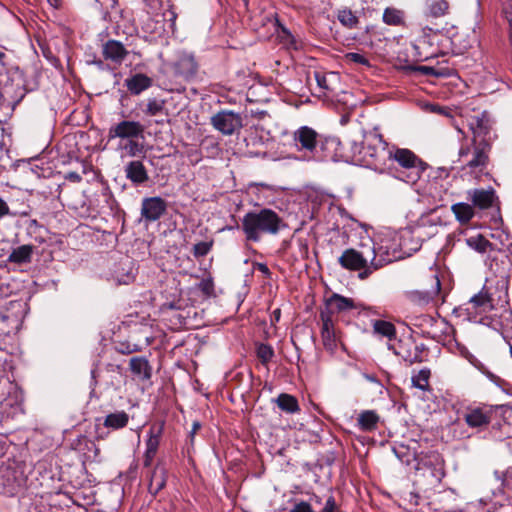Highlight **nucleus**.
I'll return each mask as SVG.
<instances>
[{
  "label": "nucleus",
  "instance_id": "79ce46f5",
  "mask_svg": "<svg viewBox=\"0 0 512 512\" xmlns=\"http://www.w3.org/2000/svg\"><path fill=\"white\" fill-rule=\"evenodd\" d=\"M9 319L8 315L0 314V345L2 344L3 337L11 333L12 327L8 323Z\"/></svg>",
  "mask_w": 512,
  "mask_h": 512
},
{
  "label": "nucleus",
  "instance_id": "4c0bfd02",
  "mask_svg": "<svg viewBox=\"0 0 512 512\" xmlns=\"http://www.w3.org/2000/svg\"><path fill=\"white\" fill-rule=\"evenodd\" d=\"M214 241H201L192 248V254L196 259L206 256L213 248Z\"/></svg>",
  "mask_w": 512,
  "mask_h": 512
},
{
  "label": "nucleus",
  "instance_id": "6ab92c4d",
  "mask_svg": "<svg viewBox=\"0 0 512 512\" xmlns=\"http://www.w3.org/2000/svg\"><path fill=\"white\" fill-rule=\"evenodd\" d=\"M131 372L141 380H150L152 376V366L145 357H132L129 361Z\"/></svg>",
  "mask_w": 512,
  "mask_h": 512
},
{
  "label": "nucleus",
  "instance_id": "1a4fd4ad",
  "mask_svg": "<svg viewBox=\"0 0 512 512\" xmlns=\"http://www.w3.org/2000/svg\"><path fill=\"white\" fill-rule=\"evenodd\" d=\"M167 202L159 197H145L141 203V217L146 222L158 221L167 211Z\"/></svg>",
  "mask_w": 512,
  "mask_h": 512
},
{
  "label": "nucleus",
  "instance_id": "680f3d73",
  "mask_svg": "<svg viewBox=\"0 0 512 512\" xmlns=\"http://www.w3.org/2000/svg\"><path fill=\"white\" fill-rule=\"evenodd\" d=\"M501 286L502 288H504L505 292H504V302L505 303H508V282L507 281H504L502 280L501 281Z\"/></svg>",
  "mask_w": 512,
  "mask_h": 512
},
{
  "label": "nucleus",
  "instance_id": "774afa93",
  "mask_svg": "<svg viewBox=\"0 0 512 512\" xmlns=\"http://www.w3.org/2000/svg\"><path fill=\"white\" fill-rule=\"evenodd\" d=\"M502 407L510 409L512 411V404H504V405H502Z\"/></svg>",
  "mask_w": 512,
  "mask_h": 512
},
{
  "label": "nucleus",
  "instance_id": "a211bd4d",
  "mask_svg": "<svg viewBox=\"0 0 512 512\" xmlns=\"http://www.w3.org/2000/svg\"><path fill=\"white\" fill-rule=\"evenodd\" d=\"M153 84L152 78L143 73H136L125 79V86L132 95H139Z\"/></svg>",
  "mask_w": 512,
  "mask_h": 512
},
{
  "label": "nucleus",
  "instance_id": "338daca9",
  "mask_svg": "<svg viewBox=\"0 0 512 512\" xmlns=\"http://www.w3.org/2000/svg\"><path fill=\"white\" fill-rule=\"evenodd\" d=\"M274 315H275L276 320H278L280 317V309L275 310Z\"/></svg>",
  "mask_w": 512,
  "mask_h": 512
},
{
  "label": "nucleus",
  "instance_id": "4d7b16f0",
  "mask_svg": "<svg viewBox=\"0 0 512 512\" xmlns=\"http://www.w3.org/2000/svg\"><path fill=\"white\" fill-rule=\"evenodd\" d=\"M335 332L334 331V322H333V319L329 320V321H322V328H321V332Z\"/></svg>",
  "mask_w": 512,
  "mask_h": 512
},
{
  "label": "nucleus",
  "instance_id": "393cba45",
  "mask_svg": "<svg viewBox=\"0 0 512 512\" xmlns=\"http://www.w3.org/2000/svg\"><path fill=\"white\" fill-rule=\"evenodd\" d=\"M379 415L374 410H364L357 418V423L362 431L371 432L377 429Z\"/></svg>",
  "mask_w": 512,
  "mask_h": 512
},
{
  "label": "nucleus",
  "instance_id": "20e7f679",
  "mask_svg": "<svg viewBox=\"0 0 512 512\" xmlns=\"http://www.w3.org/2000/svg\"><path fill=\"white\" fill-rule=\"evenodd\" d=\"M390 152L386 171L401 181L414 184L427 169L428 165L410 149L393 146Z\"/></svg>",
  "mask_w": 512,
  "mask_h": 512
},
{
  "label": "nucleus",
  "instance_id": "b1692460",
  "mask_svg": "<svg viewBox=\"0 0 512 512\" xmlns=\"http://www.w3.org/2000/svg\"><path fill=\"white\" fill-rule=\"evenodd\" d=\"M449 12V3L446 0H426L425 16L431 18H440Z\"/></svg>",
  "mask_w": 512,
  "mask_h": 512
},
{
  "label": "nucleus",
  "instance_id": "7c9ffc66",
  "mask_svg": "<svg viewBox=\"0 0 512 512\" xmlns=\"http://www.w3.org/2000/svg\"><path fill=\"white\" fill-rule=\"evenodd\" d=\"M382 20L390 26L404 25V12L393 7H387L383 12Z\"/></svg>",
  "mask_w": 512,
  "mask_h": 512
},
{
  "label": "nucleus",
  "instance_id": "2f4dec72",
  "mask_svg": "<svg viewBox=\"0 0 512 512\" xmlns=\"http://www.w3.org/2000/svg\"><path fill=\"white\" fill-rule=\"evenodd\" d=\"M337 19L344 27L348 29L356 28L359 24L358 17L352 12L351 9L348 8L338 10Z\"/></svg>",
  "mask_w": 512,
  "mask_h": 512
},
{
  "label": "nucleus",
  "instance_id": "e2e57ef3",
  "mask_svg": "<svg viewBox=\"0 0 512 512\" xmlns=\"http://www.w3.org/2000/svg\"><path fill=\"white\" fill-rule=\"evenodd\" d=\"M365 378L370 382H377V379L374 375L365 374Z\"/></svg>",
  "mask_w": 512,
  "mask_h": 512
},
{
  "label": "nucleus",
  "instance_id": "0e129e2a",
  "mask_svg": "<svg viewBox=\"0 0 512 512\" xmlns=\"http://www.w3.org/2000/svg\"><path fill=\"white\" fill-rule=\"evenodd\" d=\"M433 458L437 464H441L443 462L439 454L433 455Z\"/></svg>",
  "mask_w": 512,
  "mask_h": 512
},
{
  "label": "nucleus",
  "instance_id": "aec40b11",
  "mask_svg": "<svg viewBox=\"0 0 512 512\" xmlns=\"http://www.w3.org/2000/svg\"><path fill=\"white\" fill-rule=\"evenodd\" d=\"M273 402L277 404V407L284 413L296 414L300 412V405L298 399L288 393H280Z\"/></svg>",
  "mask_w": 512,
  "mask_h": 512
},
{
  "label": "nucleus",
  "instance_id": "864d4df0",
  "mask_svg": "<svg viewBox=\"0 0 512 512\" xmlns=\"http://www.w3.org/2000/svg\"><path fill=\"white\" fill-rule=\"evenodd\" d=\"M65 179L69 180L73 183H80L82 181L81 175L75 171H70V172L66 173Z\"/></svg>",
  "mask_w": 512,
  "mask_h": 512
},
{
  "label": "nucleus",
  "instance_id": "cd10ccee",
  "mask_svg": "<svg viewBox=\"0 0 512 512\" xmlns=\"http://www.w3.org/2000/svg\"><path fill=\"white\" fill-rule=\"evenodd\" d=\"M164 430V422L153 423L148 431V439L146 440V450L158 451L160 440Z\"/></svg>",
  "mask_w": 512,
  "mask_h": 512
},
{
  "label": "nucleus",
  "instance_id": "a19ab883",
  "mask_svg": "<svg viewBox=\"0 0 512 512\" xmlns=\"http://www.w3.org/2000/svg\"><path fill=\"white\" fill-rule=\"evenodd\" d=\"M321 338L323 345L327 350H334V348L336 347L335 332H321Z\"/></svg>",
  "mask_w": 512,
  "mask_h": 512
},
{
  "label": "nucleus",
  "instance_id": "4be33fe9",
  "mask_svg": "<svg viewBox=\"0 0 512 512\" xmlns=\"http://www.w3.org/2000/svg\"><path fill=\"white\" fill-rule=\"evenodd\" d=\"M167 482V470L165 468L155 467L152 471L148 490L153 496H156L162 489L165 488Z\"/></svg>",
  "mask_w": 512,
  "mask_h": 512
},
{
  "label": "nucleus",
  "instance_id": "6e6d98bb",
  "mask_svg": "<svg viewBox=\"0 0 512 512\" xmlns=\"http://www.w3.org/2000/svg\"><path fill=\"white\" fill-rule=\"evenodd\" d=\"M200 289L204 294L210 295L213 291V283L211 281H202L200 283Z\"/></svg>",
  "mask_w": 512,
  "mask_h": 512
},
{
  "label": "nucleus",
  "instance_id": "423d86ee",
  "mask_svg": "<svg viewBox=\"0 0 512 512\" xmlns=\"http://www.w3.org/2000/svg\"><path fill=\"white\" fill-rule=\"evenodd\" d=\"M210 123L215 130L223 135H232L243 126L241 115L231 110L217 112L211 117Z\"/></svg>",
  "mask_w": 512,
  "mask_h": 512
},
{
  "label": "nucleus",
  "instance_id": "3c124183",
  "mask_svg": "<svg viewBox=\"0 0 512 512\" xmlns=\"http://www.w3.org/2000/svg\"><path fill=\"white\" fill-rule=\"evenodd\" d=\"M254 268L265 275V277H271V271L269 267L265 263L255 262L253 264Z\"/></svg>",
  "mask_w": 512,
  "mask_h": 512
},
{
  "label": "nucleus",
  "instance_id": "052dcab7",
  "mask_svg": "<svg viewBox=\"0 0 512 512\" xmlns=\"http://www.w3.org/2000/svg\"><path fill=\"white\" fill-rule=\"evenodd\" d=\"M106 368L110 372H118V373H120V371L122 369L120 365H116V364H108Z\"/></svg>",
  "mask_w": 512,
  "mask_h": 512
},
{
  "label": "nucleus",
  "instance_id": "f704fd0d",
  "mask_svg": "<svg viewBox=\"0 0 512 512\" xmlns=\"http://www.w3.org/2000/svg\"><path fill=\"white\" fill-rule=\"evenodd\" d=\"M410 69L425 76L446 77L450 74L449 68H436L426 65L412 66Z\"/></svg>",
  "mask_w": 512,
  "mask_h": 512
},
{
  "label": "nucleus",
  "instance_id": "ea45409f",
  "mask_svg": "<svg viewBox=\"0 0 512 512\" xmlns=\"http://www.w3.org/2000/svg\"><path fill=\"white\" fill-rule=\"evenodd\" d=\"M124 149L130 157H136L145 153L144 144L140 143L138 139L128 140Z\"/></svg>",
  "mask_w": 512,
  "mask_h": 512
},
{
  "label": "nucleus",
  "instance_id": "603ef678",
  "mask_svg": "<svg viewBox=\"0 0 512 512\" xmlns=\"http://www.w3.org/2000/svg\"><path fill=\"white\" fill-rule=\"evenodd\" d=\"M156 454H157L156 452L145 450L144 460H143L144 467L151 466L152 461H153L154 457L156 456Z\"/></svg>",
  "mask_w": 512,
  "mask_h": 512
},
{
  "label": "nucleus",
  "instance_id": "f03ea898",
  "mask_svg": "<svg viewBox=\"0 0 512 512\" xmlns=\"http://www.w3.org/2000/svg\"><path fill=\"white\" fill-rule=\"evenodd\" d=\"M339 156L349 163L365 166L375 171H386L390 159V148L383 136L376 132H365L361 139H344L338 142Z\"/></svg>",
  "mask_w": 512,
  "mask_h": 512
},
{
  "label": "nucleus",
  "instance_id": "9d476101",
  "mask_svg": "<svg viewBox=\"0 0 512 512\" xmlns=\"http://www.w3.org/2000/svg\"><path fill=\"white\" fill-rule=\"evenodd\" d=\"M467 199L471 201L473 208L487 210L499 202L494 188H475L467 191Z\"/></svg>",
  "mask_w": 512,
  "mask_h": 512
},
{
  "label": "nucleus",
  "instance_id": "a878e982",
  "mask_svg": "<svg viewBox=\"0 0 512 512\" xmlns=\"http://www.w3.org/2000/svg\"><path fill=\"white\" fill-rule=\"evenodd\" d=\"M26 233L34 243L41 245L46 242L48 232L37 220L31 219L27 222Z\"/></svg>",
  "mask_w": 512,
  "mask_h": 512
},
{
  "label": "nucleus",
  "instance_id": "e433bc0d",
  "mask_svg": "<svg viewBox=\"0 0 512 512\" xmlns=\"http://www.w3.org/2000/svg\"><path fill=\"white\" fill-rule=\"evenodd\" d=\"M468 244L480 253L486 252V250L492 246V243L482 235L469 238Z\"/></svg>",
  "mask_w": 512,
  "mask_h": 512
},
{
  "label": "nucleus",
  "instance_id": "c9c22d12",
  "mask_svg": "<svg viewBox=\"0 0 512 512\" xmlns=\"http://www.w3.org/2000/svg\"><path fill=\"white\" fill-rule=\"evenodd\" d=\"M395 456L404 464L410 465L415 459V452L411 451L408 447L400 445L393 448Z\"/></svg>",
  "mask_w": 512,
  "mask_h": 512
},
{
  "label": "nucleus",
  "instance_id": "6e6552de",
  "mask_svg": "<svg viewBox=\"0 0 512 512\" xmlns=\"http://www.w3.org/2000/svg\"><path fill=\"white\" fill-rule=\"evenodd\" d=\"M145 127L137 121L123 120L109 129V139H144Z\"/></svg>",
  "mask_w": 512,
  "mask_h": 512
},
{
  "label": "nucleus",
  "instance_id": "de8ad7c7",
  "mask_svg": "<svg viewBox=\"0 0 512 512\" xmlns=\"http://www.w3.org/2000/svg\"><path fill=\"white\" fill-rule=\"evenodd\" d=\"M338 506L336 504L335 498L332 494H330L325 501L323 508L318 512H337Z\"/></svg>",
  "mask_w": 512,
  "mask_h": 512
},
{
  "label": "nucleus",
  "instance_id": "58836bf2",
  "mask_svg": "<svg viewBox=\"0 0 512 512\" xmlns=\"http://www.w3.org/2000/svg\"><path fill=\"white\" fill-rule=\"evenodd\" d=\"M164 105V100H158L155 98L149 99L146 105V109L144 110V113L148 116H156L163 112L165 108Z\"/></svg>",
  "mask_w": 512,
  "mask_h": 512
},
{
  "label": "nucleus",
  "instance_id": "5fc2aeb1",
  "mask_svg": "<svg viewBox=\"0 0 512 512\" xmlns=\"http://www.w3.org/2000/svg\"><path fill=\"white\" fill-rule=\"evenodd\" d=\"M10 214L11 212L8 204L0 197V219Z\"/></svg>",
  "mask_w": 512,
  "mask_h": 512
},
{
  "label": "nucleus",
  "instance_id": "39448f33",
  "mask_svg": "<svg viewBox=\"0 0 512 512\" xmlns=\"http://www.w3.org/2000/svg\"><path fill=\"white\" fill-rule=\"evenodd\" d=\"M389 262L390 260L378 257L374 247L368 253L348 248L338 258V263L342 268L349 271H358V277L361 280L369 278L375 271Z\"/></svg>",
  "mask_w": 512,
  "mask_h": 512
},
{
  "label": "nucleus",
  "instance_id": "2eb2a0df",
  "mask_svg": "<svg viewBox=\"0 0 512 512\" xmlns=\"http://www.w3.org/2000/svg\"><path fill=\"white\" fill-rule=\"evenodd\" d=\"M492 412L481 407H468L464 420L470 428H482L490 424Z\"/></svg>",
  "mask_w": 512,
  "mask_h": 512
},
{
  "label": "nucleus",
  "instance_id": "bf43d9fd",
  "mask_svg": "<svg viewBox=\"0 0 512 512\" xmlns=\"http://www.w3.org/2000/svg\"><path fill=\"white\" fill-rule=\"evenodd\" d=\"M6 58V54L0 50V73L5 69Z\"/></svg>",
  "mask_w": 512,
  "mask_h": 512
},
{
  "label": "nucleus",
  "instance_id": "dca6fc26",
  "mask_svg": "<svg viewBox=\"0 0 512 512\" xmlns=\"http://www.w3.org/2000/svg\"><path fill=\"white\" fill-rule=\"evenodd\" d=\"M124 172L126 178L135 186L142 185L149 180L148 171L140 160H133L127 163Z\"/></svg>",
  "mask_w": 512,
  "mask_h": 512
},
{
  "label": "nucleus",
  "instance_id": "f3484780",
  "mask_svg": "<svg viewBox=\"0 0 512 512\" xmlns=\"http://www.w3.org/2000/svg\"><path fill=\"white\" fill-rule=\"evenodd\" d=\"M294 140L300 144L301 149L313 152L318 143V133L308 126H302L295 131Z\"/></svg>",
  "mask_w": 512,
  "mask_h": 512
},
{
  "label": "nucleus",
  "instance_id": "c756f323",
  "mask_svg": "<svg viewBox=\"0 0 512 512\" xmlns=\"http://www.w3.org/2000/svg\"><path fill=\"white\" fill-rule=\"evenodd\" d=\"M373 333L385 337L388 340H394L397 336L396 327L392 322L385 320L372 321Z\"/></svg>",
  "mask_w": 512,
  "mask_h": 512
},
{
  "label": "nucleus",
  "instance_id": "4468645a",
  "mask_svg": "<svg viewBox=\"0 0 512 512\" xmlns=\"http://www.w3.org/2000/svg\"><path fill=\"white\" fill-rule=\"evenodd\" d=\"M129 54L122 42L114 39L106 41L102 45V55L106 61L121 65Z\"/></svg>",
  "mask_w": 512,
  "mask_h": 512
},
{
  "label": "nucleus",
  "instance_id": "412c9836",
  "mask_svg": "<svg viewBox=\"0 0 512 512\" xmlns=\"http://www.w3.org/2000/svg\"><path fill=\"white\" fill-rule=\"evenodd\" d=\"M129 419L130 417L125 411H115L105 416L103 426L111 430H120L128 425Z\"/></svg>",
  "mask_w": 512,
  "mask_h": 512
},
{
  "label": "nucleus",
  "instance_id": "5701e85b",
  "mask_svg": "<svg viewBox=\"0 0 512 512\" xmlns=\"http://www.w3.org/2000/svg\"><path fill=\"white\" fill-rule=\"evenodd\" d=\"M325 304L332 306L336 313L348 311L358 307L352 298H347L337 293H333L329 298H327L325 300Z\"/></svg>",
  "mask_w": 512,
  "mask_h": 512
},
{
  "label": "nucleus",
  "instance_id": "a18cd8bd",
  "mask_svg": "<svg viewBox=\"0 0 512 512\" xmlns=\"http://www.w3.org/2000/svg\"><path fill=\"white\" fill-rule=\"evenodd\" d=\"M117 352L123 355L132 354L134 352L139 351V347L136 344H129V343H119L116 346Z\"/></svg>",
  "mask_w": 512,
  "mask_h": 512
},
{
  "label": "nucleus",
  "instance_id": "c85d7f7f",
  "mask_svg": "<svg viewBox=\"0 0 512 512\" xmlns=\"http://www.w3.org/2000/svg\"><path fill=\"white\" fill-rule=\"evenodd\" d=\"M33 253V244L21 245L12 250L8 256V261L15 264H24L31 262Z\"/></svg>",
  "mask_w": 512,
  "mask_h": 512
},
{
  "label": "nucleus",
  "instance_id": "473e14b6",
  "mask_svg": "<svg viewBox=\"0 0 512 512\" xmlns=\"http://www.w3.org/2000/svg\"><path fill=\"white\" fill-rule=\"evenodd\" d=\"M274 355H275L274 349L270 344H267V343H257L256 344V356L262 365L267 366L268 363L274 357Z\"/></svg>",
  "mask_w": 512,
  "mask_h": 512
},
{
  "label": "nucleus",
  "instance_id": "7ed1b4c3",
  "mask_svg": "<svg viewBox=\"0 0 512 512\" xmlns=\"http://www.w3.org/2000/svg\"><path fill=\"white\" fill-rule=\"evenodd\" d=\"M284 227L283 219L270 208L247 212L241 221V229L249 242H259L262 235H277Z\"/></svg>",
  "mask_w": 512,
  "mask_h": 512
},
{
  "label": "nucleus",
  "instance_id": "0eeeda50",
  "mask_svg": "<svg viewBox=\"0 0 512 512\" xmlns=\"http://www.w3.org/2000/svg\"><path fill=\"white\" fill-rule=\"evenodd\" d=\"M199 65L194 55L181 53L177 59L170 64L172 75L176 79L191 81L198 72Z\"/></svg>",
  "mask_w": 512,
  "mask_h": 512
},
{
  "label": "nucleus",
  "instance_id": "ddd939ff",
  "mask_svg": "<svg viewBox=\"0 0 512 512\" xmlns=\"http://www.w3.org/2000/svg\"><path fill=\"white\" fill-rule=\"evenodd\" d=\"M427 350L423 343L417 344L414 342H408L401 344L399 350L396 351V355L400 356L404 362L408 365L415 363H421L424 361L423 353Z\"/></svg>",
  "mask_w": 512,
  "mask_h": 512
},
{
  "label": "nucleus",
  "instance_id": "c03bdc74",
  "mask_svg": "<svg viewBox=\"0 0 512 512\" xmlns=\"http://www.w3.org/2000/svg\"><path fill=\"white\" fill-rule=\"evenodd\" d=\"M314 78H315V80L317 82V85H318L319 89L322 92L330 90V87H329V84H328V81H327V76H326L325 73L320 72V71H315L314 72Z\"/></svg>",
  "mask_w": 512,
  "mask_h": 512
},
{
  "label": "nucleus",
  "instance_id": "f257e3e1",
  "mask_svg": "<svg viewBox=\"0 0 512 512\" xmlns=\"http://www.w3.org/2000/svg\"><path fill=\"white\" fill-rule=\"evenodd\" d=\"M468 127L472 138L469 143L461 146L459 159L464 162V169H469L471 173H483L490 163V153L497 138L490 114L482 111L471 116Z\"/></svg>",
  "mask_w": 512,
  "mask_h": 512
},
{
  "label": "nucleus",
  "instance_id": "8fccbe9b",
  "mask_svg": "<svg viewBox=\"0 0 512 512\" xmlns=\"http://www.w3.org/2000/svg\"><path fill=\"white\" fill-rule=\"evenodd\" d=\"M334 313L336 312L333 310L332 306L325 304V308L321 309L319 316L321 321H326V319L329 321L332 319Z\"/></svg>",
  "mask_w": 512,
  "mask_h": 512
},
{
  "label": "nucleus",
  "instance_id": "13d9d810",
  "mask_svg": "<svg viewBox=\"0 0 512 512\" xmlns=\"http://www.w3.org/2000/svg\"><path fill=\"white\" fill-rule=\"evenodd\" d=\"M96 2H98L102 6L105 5L111 8H114L117 4V0H96Z\"/></svg>",
  "mask_w": 512,
  "mask_h": 512
},
{
  "label": "nucleus",
  "instance_id": "49530a36",
  "mask_svg": "<svg viewBox=\"0 0 512 512\" xmlns=\"http://www.w3.org/2000/svg\"><path fill=\"white\" fill-rule=\"evenodd\" d=\"M200 428H201L200 422L194 421L192 424V429L188 434V448H187L188 453H190V449H193V447H194L195 435L198 432V430H200Z\"/></svg>",
  "mask_w": 512,
  "mask_h": 512
},
{
  "label": "nucleus",
  "instance_id": "37998d69",
  "mask_svg": "<svg viewBox=\"0 0 512 512\" xmlns=\"http://www.w3.org/2000/svg\"><path fill=\"white\" fill-rule=\"evenodd\" d=\"M345 58L349 62H353L356 64L364 65V66H370V62L368 58H366L364 55L356 52H349L345 55Z\"/></svg>",
  "mask_w": 512,
  "mask_h": 512
},
{
  "label": "nucleus",
  "instance_id": "09e8293b",
  "mask_svg": "<svg viewBox=\"0 0 512 512\" xmlns=\"http://www.w3.org/2000/svg\"><path fill=\"white\" fill-rule=\"evenodd\" d=\"M291 512H316L313 510L312 505L305 501H300L298 503H295L293 508L291 509Z\"/></svg>",
  "mask_w": 512,
  "mask_h": 512
},
{
  "label": "nucleus",
  "instance_id": "69168bd1",
  "mask_svg": "<svg viewBox=\"0 0 512 512\" xmlns=\"http://www.w3.org/2000/svg\"><path fill=\"white\" fill-rule=\"evenodd\" d=\"M311 500H312L314 503L319 504V505L322 503V502H321V498H320L319 496H316V495H314V497H313V498H311Z\"/></svg>",
  "mask_w": 512,
  "mask_h": 512
},
{
  "label": "nucleus",
  "instance_id": "bb28decb",
  "mask_svg": "<svg viewBox=\"0 0 512 512\" xmlns=\"http://www.w3.org/2000/svg\"><path fill=\"white\" fill-rule=\"evenodd\" d=\"M451 211L456 220L462 225L468 224L475 215L473 206L465 202L453 204Z\"/></svg>",
  "mask_w": 512,
  "mask_h": 512
},
{
  "label": "nucleus",
  "instance_id": "9b49d317",
  "mask_svg": "<svg viewBox=\"0 0 512 512\" xmlns=\"http://www.w3.org/2000/svg\"><path fill=\"white\" fill-rule=\"evenodd\" d=\"M466 305V311L470 318H476L477 315L490 312L494 309L491 294L484 287L477 294L472 296Z\"/></svg>",
  "mask_w": 512,
  "mask_h": 512
},
{
  "label": "nucleus",
  "instance_id": "72a5a7b5",
  "mask_svg": "<svg viewBox=\"0 0 512 512\" xmlns=\"http://www.w3.org/2000/svg\"><path fill=\"white\" fill-rule=\"evenodd\" d=\"M430 376H431V371L429 368L421 369L416 375L412 376L413 386H415L416 388L423 390V391H429L430 390V385H429Z\"/></svg>",
  "mask_w": 512,
  "mask_h": 512
},
{
  "label": "nucleus",
  "instance_id": "f8f14e48",
  "mask_svg": "<svg viewBox=\"0 0 512 512\" xmlns=\"http://www.w3.org/2000/svg\"><path fill=\"white\" fill-rule=\"evenodd\" d=\"M430 281L431 287L429 289L407 291V299L419 304H426L432 301L441 291V282L437 273L430 275Z\"/></svg>",
  "mask_w": 512,
  "mask_h": 512
}]
</instances>
